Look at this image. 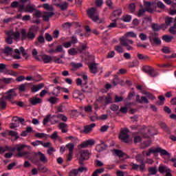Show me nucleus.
<instances>
[{
    "mask_svg": "<svg viewBox=\"0 0 176 176\" xmlns=\"http://www.w3.org/2000/svg\"><path fill=\"white\" fill-rule=\"evenodd\" d=\"M34 10H35V6L34 5H29L25 9V12L28 13H34Z\"/></svg>",
    "mask_w": 176,
    "mask_h": 176,
    "instance_id": "nucleus-35",
    "label": "nucleus"
},
{
    "mask_svg": "<svg viewBox=\"0 0 176 176\" xmlns=\"http://www.w3.org/2000/svg\"><path fill=\"white\" fill-rule=\"evenodd\" d=\"M129 12H131V13H134V12H135V3L129 4Z\"/></svg>",
    "mask_w": 176,
    "mask_h": 176,
    "instance_id": "nucleus-56",
    "label": "nucleus"
},
{
    "mask_svg": "<svg viewBox=\"0 0 176 176\" xmlns=\"http://www.w3.org/2000/svg\"><path fill=\"white\" fill-rule=\"evenodd\" d=\"M68 53L70 56H76L78 54V50L75 48H72L68 50Z\"/></svg>",
    "mask_w": 176,
    "mask_h": 176,
    "instance_id": "nucleus-51",
    "label": "nucleus"
},
{
    "mask_svg": "<svg viewBox=\"0 0 176 176\" xmlns=\"http://www.w3.org/2000/svg\"><path fill=\"white\" fill-rule=\"evenodd\" d=\"M136 160L138 163H141V164L138 165L137 164L131 163V166L132 167V170H135L136 171L140 170V171L144 173V171H145V163H144L142 160H140V155L136 157Z\"/></svg>",
    "mask_w": 176,
    "mask_h": 176,
    "instance_id": "nucleus-4",
    "label": "nucleus"
},
{
    "mask_svg": "<svg viewBox=\"0 0 176 176\" xmlns=\"http://www.w3.org/2000/svg\"><path fill=\"white\" fill-rule=\"evenodd\" d=\"M30 102L32 105H38V104H42V99L38 97H32L30 99Z\"/></svg>",
    "mask_w": 176,
    "mask_h": 176,
    "instance_id": "nucleus-22",
    "label": "nucleus"
},
{
    "mask_svg": "<svg viewBox=\"0 0 176 176\" xmlns=\"http://www.w3.org/2000/svg\"><path fill=\"white\" fill-rule=\"evenodd\" d=\"M9 135H11L12 137H14V141L17 140V139L19 138V133H17V132L16 131H10L9 132Z\"/></svg>",
    "mask_w": 176,
    "mask_h": 176,
    "instance_id": "nucleus-49",
    "label": "nucleus"
},
{
    "mask_svg": "<svg viewBox=\"0 0 176 176\" xmlns=\"http://www.w3.org/2000/svg\"><path fill=\"white\" fill-rule=\"evenodd\" d=\"M35 27L32 26L30 28L28 32H27V30L25 29H21V41H34L35 39V34L34 33V30Z\"/></svg>",
    "mask_w": 176,
    "mask_h": 176,
    "instance_id": "nucleus-2",
    "label": "nucleus"
},
{
    "mask_svg": "<svg viewBox=\"0 0 176 176\" xmlns=\"http://www.w3.org/2000/svg\"><path fill=\"white\" fill-rule=\"evenodd\" d=\"M143 71L146 74H148L149 76H151V78H155L159 75L157 72H155V68L151 67V66H144L143 67Z\"/></svg>",
    "mask_w": 176,
    "mask_h": 176,
    "instance_id": "nucleus-9",
    "label": "nucleus"
},
{
    "mask_svg": "<svg viewBox=\"0 0 176 176\" xmlns=\"http://www.w3.org/2000/svg\"><path fill=\"white\" fill-rule=\"evenodd\" d=\"M82 91L84 93H91V87L87 86L86 84L82 86Z\"/></svg>",
    "mask_w": 176,
    "mask_h": 176,
    "instance_id": "nucleus-42",
    "label": "nucleus"
},
{
    "mask_svg": "<svg viewBox=\"0 0 176 176\" xmlns=\"http://www.w3.org/2000/svg\"><path fill=\"white\" fill-rule=\"evenodd\" d=\"M87 14L91 20H93L94 23H97L100 20L98 10L96 8H89L87 10Z\"/></svg>",
    "mask_w": 176,
    "mask_h": 176,
    "instance_id": "nucleus-3",
    "label": "nucleus"
},
{
    "mask_svg": "<svg viewBox=\"0 0 176 176\" xmlns=\"http://www.w3.org/2000/svg\"><path fill=\"white\" fill-rule=\"evenodd\" d=\"M14 97H17V94L16 93V89H10L8 91V95L7 96H6V100H13Z\"/></svg>",
    "mask_w": 176,
    "mask_h": 176,
    "instance_id": "nucleus-17",
    "label": "nucleus"
},
{
    "mask_svg": "<svg viewBox=\"0 0 176 176\" xmlns=\"http://www.w3.org/2000/svg\"><path fill=\"white\" fill-rule=\"evenodd\" d=\"M90 157V153L89 151H80V158L79 164H83V160H87Z\"/></svg>",
    "mask_w": 176,
    "mask_h": 176,
    "instance_id": "nucleus-10",
    "label": "nucleus"
},
{
    "mask_svg": "<svg viewBox=\"0 0 176 176\" xmlns=\"http://www.w3.org/2000/svg\"><path fill=\"white\" fill-rule=\"evenodd\" d=\"M124 38H137V34L134 32H128L123 36Z\"/></svg>",
    "mask_w": 176,
    "mask_h": 176,
    "instance_id": "nucleus-33",
    "label": "nucleus"
},
{
    "mask_svg": "<svg viewBox=\"0 0 176 176\" xmlns=\"http://www.w3.org/2000/svg\"><path fill=\"white\" fill-rule=\"evenodd\" d=\"M122 20L125 23H130L131 21V15H124L122 16Z\"/></svg>",
    "mask_w": 176,
    "mask_h": 176,
    "instance_id": "nucleus-48",
    "label": "nucleus"
},
{
    "mask_svg": "<svg viewBox=\"0 0 176 176\" xmlns=\"http://www.w3.org/2000/svg\"><path fill=\"white\" fill-rule=\"evenodd\" d=\"M13 122H16V123H23L25 121L24 118H19V117H14L12 118Z\"/></svg>",
    "mask_w": 176,
    "mask_h": 176,
    "instance_id": "nucleus-52",
    "label": "nucleus"
},
{
    "mask_svg": "<svg viewBox=\"0 0 176 176\" xmlns=\"http://www.w3.org/2000/svg\"><path fill=\"white\" fill-rule=\"evenodd\" d=\"M107 148V145L105 144H98L96 146V149L99 151L101 152V151H104Z\"/></svg>",
    "mask_w": 176,
    "mask_h": 176,
    "instance_id": "nucleus-58",
    "label": "nucleus"
},
{
    "mask_svg": "<svg viewBox=\"0 0 176 176\" xmlns=\"http://www.w3.org/2000/svg\"><path fill=\"white\" fill-rule=\"evenodd\" d=\"M50 118H52V115L51 114H48L46 116V117L43 119V123L44 125L47 124V123H49V122L50 121Z\"/></svg>",
    "mask_w": 176,
    "mask_h": 176,
    "instance_id": "nucleus-53",
    "label": "nucleus"
},
{
    "mask_svg": "<svg viewBox=\"0 0 176 176\" xmlns=\"http://www.w3.org/2000/svg\"><path fill=\"white\" fill-rule=\"evenodd\" d=\"M78 174V169H73L70 171L69 176H77Z\"/></svg>",
    "mask_w": 176,
    "mask_h": 176,
    "instance_id": "nucleus-63",
    "label": "nucleus"
},
{
    "mask_svg": "<svg viewBox=\"0 0 176 176\" xmlns=\"http://www.w3.org/2000/svg\"><path fill=\"white\" fill-rule=\"evenodd\" d=\"M53 16H54V12H44L42 13L41 17L43 21H49L50 17H53Z\"/></svg>",
    "mask_w": 176,
    "mask_h": 176,
    "instance_id": "nucleus-14",
    "label": "nucleus"
},
{
    "mask_svg": "<svg viewBox=\"0 0 176 176\" xmlns=\"http://www.w3.org/2000/svg\"><path fill=\"white\" fill-rule=\"evenodd\" d=\"M77 171L78 174H80L82 173H86V171H87V168H86L85 166H81L77 169Z\"/></svg>",
    "mask_w": 176,
    "mask_h": 176,
    "instance_id": "nucleus-60",
    "label": "nucleus"
},
{
    "mask_svg": "<svg viewBox=\"0 0 176 176\" xmlns=\"http://www.w3.org/2000/svg\"><path fill=\"white\" fill-rule=\"evenodd\" d=\"M116 174H117V176H125V175H127V172L118 170L117 171Z\"/></svg>",
    "mask_w": 176,
    "mask_h": 176,
    "instance_id": "nucleus-64",
    "label": "nucleus"
},
{
    "mask_svg": "<svg viewBox=\"0 0 176 176\" xmlns=\"http://www.w3.org/2000/svg\"><path fill=\"white\" fill-rule=\"evenodd\" d=\"M12 53H13V50L9 47H6L3 51V53L2 54V56L5 57V56H6V57H12Z\"/></svg>",
    "mask_w": 176,
    "mask_h": 176,
    "instance_id": "nucleus-23",
    "label": "nucleus"
},
{
    "mask_svg": "<svg viewBox=\"0 0 176 176\" xmlns=\"http://www.w3.org/2000/svg\"><path fill=\"white\" fill-rule=\"evenodd\" d=\"M86 49H87V45L86 44H82L78 47V51H79L80 53H82V52L86 50Z\"/></svg>",
    "mask_w": 176,
    "mask_h": 176,
    "instance_id": "nucleus-57",
    "label": "nucleus"
},
{
    "mask_svg": "<svg viewBox=\"0 0 176 176\" xmlns=\"http://www.w3.org/2000/svg\"><path fill=\"white\" fill-rule=\"evenodd\" d=\"M113 20V23H110V25L108 26V28H116L118 27V24L116 23V21H118V19H111Z\"/></svg>",
    "mask_w": 176,
    "mask_h": 176,
    "instance_id": "nucleus-46",
    "label": "nucleus"
},
{
    "mask_svg": "<svg viewBox=\"0 0 176 176\" xmlns=\"http://www.w3.org/2000/svg\"><path fill=\"white\" fill-rule=\"evenodd\" d=\"M52 118H57L59 120H62V122H67L68 118L64 116L63 114H58L56 116H53Z\"/></svg>",
    "mask_w": 176,
    "mask_h": 176,
    "instance_id": "nucleus-32",
    "label": "nucleus"
},
{
    "mask_svg": "<svg viewBox=\"0 0 176 176\" xmlns=\"http://www.w3.org/2000/svg\"><path fill=\"white\" fill-rule=\"evenodd\" d=\"M45 86V84L40 83L38 85H33L32 88V93H36V91H39L41 89H43V87Z\"/></svg>",
    "mask_w": 176,
    "mask_h": 176,
    "instance_id": "nucleus-27",
    "label": "nucleus"
},
{
    "mask_svg": "<svg viewBox=\"0 0 176 176\" xmlns=\"http://www.w3.org/2000/svg\"><path fill=\"white\" fill-rule=\"evenodd\" d=\"M14 52L15 53H16V54L12 55L11 57H12V58H14L15 60H20V58H21V56H20V54H22V56H23L25 58L28 57L27 52H25V50L23 47H21L19 50L15 49Z\"/></svg>",
    "mask_w": 176,
    "mask_h": 176,
    "instance_id": "nucleus-6",
    "label": "nucleus"
},
{
    "mask_svg": "<svg viewBox=\"0 0 176 176\" xmlns=\"http://www.w3.org/2000/svg\"><path fill=\"white\" fill-rule=\"evenodd\" d=\"M58 129L61 130L62 133H67L68 131V124L64 122H60L58 124Z\"/></svg>",
    "mask_w": 176,
    "mask_h": 176,
    "instance_id": "nucleus-25",
    "label": "nucleus"
},
{
    "mask_svg": "<svg viewBox=\"0 0 176 176\" xmlns=\"http://www.w3.org/2000/svg\"><path fill=\"white\" fill-rule=\"evenodd\" d=\"M173 39H174V36H173L164 35L162 36V40H164V42H166V43H170V42H171V41H173Z\"/></svg>",
    "mask_w": 176,
    "mask_h": 176,
    "instance_id": "nucleus-34",
    "label": "nucleus"
},
{
    "mask_svg": "<svg viewBox=\"0 0 176 176\" xmlns=\"http://www.w3.org/2000/svg\"><path fill=\"white\" fill-rule=\"evenodd\" d=\"M73 97L74 98H76V99L78 98L79 100H80V101H82V100L85 98V95H83V94H82L80 91L75 90L73 93Z\"/></svg>",
    "mask_w": 176,
    "mask_h": 176,
    "instance_id": "nucleus-21",
    "label": "nucleus"
},
{
    "mask_svg": "<svg viewBox=\"0 0 176 176\" xmlns=\"http://www.w3.org/2000/svg\"><path fill=\"white\" fill-rule=\"evenodd\" d=\"M169 32H170L172 35L176 34V23L173 26L170 28Z\"/></svg>",
    "mask_w": 176,
    "mask_h": 176,
    "instance_id": "nucleus-59",
    "label": "nucleus"
},
{
    "mask_svg": "<svg viewBox=\"0 0 176 176\" xmlns=\"http://www.w3.org/2000/svg\"><path fill=\"white\" fill-rule=\"evenodd\" d=\"M6 101L3 99H0V111L2 109H6Z\"/></svg>",
    "mask_w": 176,
    "mask_h": 176,
    "instance_id": "nucleus-41",
    "label": "nucleus"
},
{
    "mask_svg": "<svg viewBox=\"0 0 176 176\" xmlns=\"http://www.w3.org/2000/svg\"><path fill=\"white\" fill-rule=\"evenodd\" d=\"M50 138H52V140H53L54 141H61V138H60V136H58V132L57 131H54L50 135Z\"/></svg>",
    "mask_w": 176,
    "mask_h": 176,
    "instance_id": "nucleus-31",
    "label": "nucleus"
},
{
    "mask_svg": "<svg viewBox=\"0 0 176 176\" xmlns=\"http://www.w3.org/2000/svg\"><path fill=\"white\" fill-rule=\"evenodd\" d=\"M89 68L91 74H97L100 70V67H98V64L96 63H90L89 65Z\"/></svg>",
    "mask_w": 176,
    "mask_h": 176,
    "instance_id": "nucleus-19",
    "label": "nucleus"
},
{
    "mask_svg": "<svg viewBox=\"0 0 176 176\" xmlns=\"http://www.w3.org/2000/svg\"><path fill=\"white\" fill-rule=\"evenodd\" d=\"M113 153L116 155V156H119V157H123V156L124 155V153L123 152H122V151L120 150H113Z\"/></svg>",
    "mask_w": 176,
    "mask_h": 176,
    "instance_id": "nucleus-40",
    "label": "nucleus"
},
{
    "mask_svg": "<svg viewBox=\"0 0 176 176\" xmlns=\"http://www.w3.org/2000/svg\"><path fill=\"white\" fill-rule=\"evenodd\" d=\"M63 0H52L53 5L57 8H60V10H67L68 8V3L66 1H61Z\"/></svg>",
    "mask_w": 176,
    "mask_h": 176,
    "instance_id": "nucleus-7",
    "label": "nucleus"
},
{
    "mask_svg": "<svg viewBox=\"0 0 176 176\" xmlns=\"http://www.w3.org/2000/svg\"><path fill=\"white\" fill-rule=\"evenodd\" d=\"M42 60H43L45 64H49V63H52L53 58L49 55L44 54L42 56Z\"/></svg>",
    "mask_w": 176,
    "mask_h": 176,
    "instance_id": "nucleus-29",
    "label": "nucleus"
},
{
    "mask_svg": "<svg viewBox=\"0 0 176 176\" xmlns=\"http://www.w3.org/2000/svg\"><path fill=\"white\" fill-rule=\"evenodd\" d=\"M138 58L139 60H149V56L146 55H144L142 54L138 53Z\"/></svg>",
    "mask_w": 176,
    "mask_h": 176,
    "instance_id": "nucleus-45",
    "label": "nucleus"
},
{
    "mask_svg": "<svg viewBox=\"0 0 176 176\" xmlns=\"http://www.w3.org/2000/svg\"><path fill=\"white\" fill-rule=\"evenodd\" d=\"M49 102H50V104H57V102H58V98L54 97V96H52L48 99Z\"/></svg>",
    "mask_w": 176,
    "mask_h": 176,
    "instance_id": "nucleus-44",
    "label": "nucleus"
},
{
    "mask_svg": "<svg viewBox=\"0 0 176 176\" xmlns=\"http://www.w3.org/2000/svg\"><path fill=\"white\" fill-rule=\"evenodd\" d=\"M156 155V148L152 147L146 152V156H151L152 154Z\"/></svg>",
    "mask_w": 176,
    "mask_h": 176,
    "instance_id": "nucleus-38",
    "label": "nucleus"
},
{
    "mask_svg": "<svg viewBox=\"0 0 176 176\" xmlns=\"http://www.w3.org/2000/svg\"><path fill=\"white\" fill-rule=\"evenodd\" d=\"M72 67H73V68H75L76 69H78V68H81V67H83V64H82V63H72Z\"/></svg>",
    "mask_w": 176,
    "mask_h": 176,
    "instance_id": "nucleus-55",
    "label": "nucleus"
},
{
    "mask_svg": "<svg viewBox=\"0 0 176 176\" xmlns=\"http://www.w3.org/2000/svg\"><path fill=\"white\" fill-rule=\"evenodd\" d=\"M156 153H160L161 156H167L170 155L167 151L162 149L160 147L156 148Z\"/></svg>",
    "mask_w": 176,
    "mask_h": 176,
    "instance_id": "nucleus-28",
    "label": "nucleus"
},
{
    "mask_svg": "<svg viewBox=\"0 0 176 176\" xmlns=\"http://www.w3.org/2000/svg\"><path fill=\"white\" fill-rule=\"evenodd\" d=\"M144 9L146 12H149L150 13H153V8H152V3L145 1L144 2Z\"/></svg>",
    "mask_w": 176,
    "mask_h": 176,
    "instance_id": "nucleus-26",
    "label": "nucleus"
},
{
    "mask_svg": "<svg viewBox=\"0 0 176 176\" xmlns=\"http://www.w3.org/2000/svg\"><path fill=\"white\" fill-rule=\"evenodd\" d=\"M3 82H4V83H12V82H14L13 78H3L2 79Z\"/></svg>",
    "mask_w": 176,
    "mask_h": 176,
    "instance_id": "nucleus-62",
    "label": "nucleus"
},
{
    "mask_svg": "<svg viewBox=\"0 0 176 176\" xmlns=\"http://www.w3.org/2000/svg\"><path fill=\"white\" fill-rule=\"evenodd\" d=\"M43 8L45 9V10H48V12H53V10H54L53 6H50L49 3H44Z\"/></svg>",
    "mask_w": 176,
    "mask_h": 176,
    "instance_id": "nucleus-39",
    "label": "nucleus"
},
{
    "mask_svg": "<svg viewBox=\"0 0 176 176\" xmlns=\"http://www.w3.org/2000/svg\"><path fill=\"white\" fill-rule=\"evenodd\" d=\"M35 46H37V47H42L43 45H45V37H43L42 35L38 36L37 38V41L34 42Z\"/></svg>",
    "mask_w": 176,
    "mask_h": 176,
    "instance_id": "nucleus-16",
    "label": "nucleus"
},
{
    "mask_svg": "<svg viewBox=\"0 0 176 176\" xmlns=\"http://www.w3.org/2000/svg\"><path fill=\"white\" fill-rule=\"evenodd\" d=\"M155 6H157V8H159L160 9H166V6L162 1H157L155 3Z\"/></svg>",
    "mask_w": 176,
    "mask_h": 176,
    "instance_id": "nucleus-50",
    "label": "nucleus"
},
{
    "mask_svg": "<svg viewBox=\"0 0 176 176\" xmlns=\"http://www.w3.org/2000/svg\"><path fill=\"white\" fill-rule=\"evenodd\" d=\"M114 49L118 53H123V52H124L122 45H116Z\"/></svg>",
    "mask_w": 176,
    "mask_h": 176,
    "instance_id": "nucleus-54",
    "label": "nucleus"
},
{
    "mask_svg": "<svg viewBox=\"0 0 176 176\" xmlns=\"http://www.w3.org/2000/svg\"><path fill=\"white\" fill-rule=\"evenodd\" d=\"M150 42L154 43V45H161L162 41L159 38L157 33L151 34V36L149 37Z\"/></svg>",
    "mask_w": 176,
    "mask_h": 176,
    "instance_id": "nucleus-11",
    "label": "nucleus"
},
{
    "mask_svg": "<svg viewBox=\"0 0 176 176\" xmlns=\"http://www.w3.org/2000/svg\"><path fill=\"white\" fill-rule=\"evenodd\" d=\"M60 90H61L60 87H56L54 88V90L52 91V94H53V96H58Z\"/></svg>",
    "mask_w": 176,
    "mask_h": 176,
    "instance_id": "nucleus-43",
    "label": "nucleus"
},
{
    "mask_svg": "<svg viewBox=\"0 0 176 176\" xmlns=\"http://www.w3.org/2000/svg\"><path fill=\"white\" fill-rule=\"evenodd\" d=\"M139 38H140L141 41H146L148 39V36L145 34L144 33H140L139 34Z\"/></svg>",
    "mask_w": 176,
    "mask_h": 176,
    "instance_id": "nucleus-61",
    "label": "nucleus"
},
{
    "mask_svg": "<svg viewBox=\"0 0 176 176\" xmlns=\"http://www.w3.org/2000/svg\"><path fill=\"white\" fill-rule=\"evenodd\" d=\"M120 43L121 46H124L125 47H126V50H133V47L131 46V45L134 43V41H133V40H130L126 37L122 36L120 38Z\"/></svg>",
    "mask_w": 176,
    "mask_h": 176,
    "instance_id": "nucleus-5",
    "label": "nucleus"
},
{
    "mask_svg": "<svg viewBox=\"0 0 176 176\" xmlns=\"http://www.w3.org/2000/svg\"><path fill=\"white\" fill-rule=\"evenodd\" d=\"M66 149L69 151L67 161L71 162V160H72L74 155V150L75 149V144L74 143H68L67 144H66Z\"/></svg>",
    "mask_w": 176,
    "mask_h": 176,
    "instance_id": "nucleus-8",
    "label": "nucleus"
},
{
    "mask_svg": "<svg viewBox=\"0 0 176 176\" xmlns=\"http://www.w3.org/2000/svg\"><path fill=\"white\" fill-rule=\"evenodd\" d=\"M122 14V9H118L113 12L111 19H113V17H116L117 20L119 19V16Z\"/></svg>",
    "mask_w": 176,
    "mask_h": 176,
    "instance_id": "nucleus-30",
    "label": "nucleus"
},
{
    "mask_svg": "<svg viewBox=\"0 0 176 176\" xmlns=\"http://www.w3.org/2000/svg\"><path fill=\"white\" fill-rule=\"evenodd\" d=\"M158 171L160 173V174H164V173H168L169 171H171V169L166 166L160 165Z\"/></svg>",
    "mask_w": 176,
    "mask_h": 176,
    "instance_id": "nucleus-24",
    "label": "nucleus"
},
{
    "mask_svg": "<svg viewBox=\"0 0 176 176\" xmlns=\"http://www.w3.org/2000/svg\"><path fill=\"white\" fill-rule=\"evenodd\" d=\"M19 90L21 93L27 90V83L19 85Z\"/></svg>",
    "mask_w": 176,
    "mask_h": 176,
    "instance_id": "nucleus-47",
    "label": "nucleus"
},
{
    "mask_svg": "<svg viewBox=\"0 0 176 176\" xmlns=\"http://www.w3.org/2000/svg\"><path fill=\"white\" fill-rule=\"evenodd\" d=\"M36 155L38 156L40 162L41 163H47L49 162V160L47 159V157L45 155V154L42 153V152L38 151L36 153Z\"/></svg>",
    "mask_w": 176,
    "mask_h": 176,
    "instance_id": "nucleus-15",
    "label": "nucleus"
},
{
    "mask_svg": "<svg viewBox=\"0 0 176 176\" xmlns=\"http://www.w3.org/2000/svg\"><path fill=\"white\" fill-rule=\"evenodd\" d=\"M93 127H96V124H91L90 125L85 126L82 133H84L85 134H89V133H91L93 131Z\"/></svg>",
    "mask_w": 176,
    "mask_h": 176,
    "instance_id": "nucleus-20",
    "label": "nucleus"
},
{
    "mask_svg": "<svg viewBox=\"0 0 176 176\" xmlns=\"http://www.w3.org/2000/svg\"><path fill=\"white\" fill-rule=\"evenodd\" d=\"M25 148H28V149H31L30 146L19 144H16L13 148H12V151L13 152H14V151H16V152H18V153L16 154V156L18 157H23V156H25L27 159H29V160H31V157H30V155H31L30 152H28V151L21 152V151H23V149H24Z\"/></svg>",
    "mask_w": 176,
    "mask_h": 176,
    "instance_id": "nucleus-1",
    "label": "nucleus"
},
{
    "mask_svg": "<svg viewBox=\"0 0 176 176\" xmlns=\"http://www.w3.org/2000/svg\"><path fill=\"white\" fill-rule=\"evenodd\" d=\"M120 138L123 142H129V131L127 129H123L120 134Z\"/></svg>",
    "mask_w": 176,
    "mask_h": 176,
    "instance_id": "nucleus-12",
    "label": "nucleus"
},
{
    "mask_svg": "<svg viewBox=\"0 0 176 176\" xmlns=\"http://www.w3.org/2000/svg\"><path fill=\"white\" fill-rule=\"evenodd\" d=\"M99 101H100V102H104V104L108 105V104H111V102H112V97H111V95H108L107 96H101L99 98Z\"/></svg>",
    "mask_w": 176,
    "mask_h": 176,
    "instance_id": "nucleus-18",
    "label": "nucleus"
},
{
    "mask_svg": "<svg viewBox=\"0 0 176 176\" xmlns=\"http://www.w3.org/2000/svg\"><path fill=\"white\" fill-rule=\"evenodd\" d=\"M157 173V167H150L148 168V175H156Z\"/></svg>",
    "mask_w": 176,
    "mask_h": 176,
    "instance_id": "nucleus-36",
    "label": "nucleus"
},
{
    "mask_svg": "<svg viewBox=\"0 0 176 176\" xmlns=\"http://www.w3.org/2000/svg\"><path fill=\"white\" fill-rule=\"evenodd\" d=\"M137 101L140 102V104H142V102H144V104H148L149 101L148 100V98L145 96H142L141 99H140V96H137Z\"/></svg>",
    "mask_w": 176,
    "mask_h": 176,
    "instance_id": "nucleus-37",
    "label": "nucleus"
},
{
    "mask_svg": "<svg viewBox=\"0 0 176 176\" xmlns=\"http://www.w3.org/2000/svg\"><path fill=\"white\" fill-rule=\"evenodd\" d=\"M7 35H10V36H12L14 41H19L20 39V32L19 31H13V30H10L8 32Z\"/></svg>",
    "mask_w": 176,
    "mask_h": 176,
    "instance_id": "nucleus-13",
    "label": "nucleus"
}]
</instances>
